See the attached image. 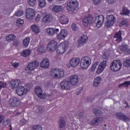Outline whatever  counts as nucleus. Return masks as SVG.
<instances>
[{
    "instance_id": "obj_9",
    "label": "nucleus",
    "mask_w": 130,
    "mask_h": 130,
    "mask_svg": "<svg viewBox=\"0 0 130 130\" xmlns=\"http://www.w3.org/2000/svg\"><path fill=\"white\" fill-rule=\"evenodd\" d=\"M26 18L30 21L33 20L35 17V10L31 8L27 9L26 11Z\"/></svg>"
},
{
    "instance_id": "obj_24",
    "label": "nucleus",
    "mask_w": 130,
    "mask_h": 130,
    "mask_svg": "<svg viewBox=\"0 0 130 130\" xmlns=\"http://www.w3.org/2000/svg\"><path fill=\"white\" fill-rule=\"evenodd\" d=\"M119 49L122 51H124L126 54H130V49L128 48L127 45L125 43H123L121 46H119Z\"/></svg>"
},
{
    "instance_id": "obj_32",
    "label": "nucleus",
    "mask_w": 130,
    "mask_h": 130,
    "mask_svg": "<svg viewBox=\"0 0 130 130\" xmlns=\"http://www.w3.org/2000/svg\"><path fill=\"white\" fill-rule=\"evenodd\" d=\"M101 82V77H97L94 79V82H93V86L94 87H98L100 84Z\"/></svg>"
},
{
    "instance_id": "obj_4",
    "label": "nucleus",
    "mask_w": 130,
    "mask_h": 130,
    "mask_svg": "<svg viewBox=\"0 0 130 130\" xmlns=\"http://www.w3.org/2000/svg\"><path fill=\"white\" fill-rule=\"evenodd\" d=\"M122 63L119 60H114L111 63L110 68L114 72H118L121 69Z\"/></svg>"
},
{
    "instance_id": "obj_63",
    "label": "nucleus",
    "mask_w": 130,
    "mask_h": 130,
    "mask_svg": "<svg viewBox=\"0 0 130 130\" xmlns=\"http://www.w3.org/2000/svg\"><path fill=\"white\" fill-rule=\"evenodd\" d=\"M99 47H101V46H103V44L102 43L99 44Z\"/></svg>"
},
{
    "instance_id": "obj_28",
    "label": "nucleus",
    "mask_w": 130,
    "mask_h": 130,
    "mask_svg": "<svg viewBox=\"0 0 130 130\" xmlns=\"http://www.w3.org/2000/svg\"><path fill=\"white\" fill-rule=\"evenodd\" d=\"M30 29H31L32 32L35 34H39V33H40V28L39 26L36 24H32L30 27Z\"/></svg>"
},
{
    "instance_id": "obj_5",
    "label": "nucleus",
    "mask_w": 130,
    "mask_h": 130,
    "mask_svg": "<svg viewBox=\"0 0 130 130\" xmlns=\"http://www.w3.org/2000/svg\"><path fill=\"white\" fill-rule=\"evenodd\" d=\"M91 64V59L88 56H85L81 58L80 67L82 69H88Z\"/></svg>"
},
{
    "instance_id": "obj_55",
    "label": "nucleus",
    "mask_w": 130,
    "mask_h": 130,
    "mask_svg": "<svg viewBox=\"0 0 130 130\" xmlns=\"http://www.w3.org/2000/svg\"><path fill=\"white\" fill-rule=\"evenodd\" d=\"M92 1L93 2V4L95 6H97L98 4H100V3H101L100 0H92Z\"/></svg>"
},
{
    "instance_id": "obj_20",
    "label": "nucleus",
    "mask_w": 130,
    "mask_h": 130,
    "mask_svg": "<svg viewBox=\"0 0 130 130\" xmlns=\"http://www.w3.org/2000/svg\"><path fill=\"white\" fill-rule=\"evenodd\" d=\"M103 121V118L102 117H95L90 122V125H98Z\"/></svg>"
},
{
    "instance_id": "obj_62",
    "label": "nucleus",
    "mask_w": 130,
    "mask_h": 130,
    "mask_svg": "<svg viewBox=\"0 0 130 130\" xmlns=\"http://www.w3.org/2000/svg\"><path fill=\"white\" fill-rule=\"evenodd\" d=\"M125 108H129V105H128V104H126V106H125Z\"/></svg>"
},
{
    "instance_id": "obj_38",
    "label": "nucleus",
    "mask_w": 130,
    "mask_h": 130,
    "mask_svg": "<svg viewBox=\"0 0 130 130\" xmlns=\"http://www.w3.org/2000/svg\"><path fill=\"white\" fill-rule=\"evenodd\" d=\"M43 22L45 24L46 23H50V16L47 15L43 18Z\"/></svg>"
},
{
    "instance_id": "obj_26",
    "label": "nucleus",
    "mask_w": 130,
    "mask_h": 130,
    "mask_svg": "<svg viewBox=\"0 0 130 130\" xmlns=\"http://www.w3.org/2000/svg\"><path fill=\"white\" fill-rule=\"evenodd\" d=\"M114 40L119 43L122 40L121 38V30H119L118 32H116L114 36Z\"/></svg>"
},
{
    "instance_id": "obj_23",
    "label": "nucleus",
    "mask_w": 130,
    "mask_h": 130,
    "mask_svg": "<svg viewBox=\"0 0 130 130\" xmlns=\"http://www.w3.org/2000/svg\"><path fill=\"white\" fill-rule=\"evenodd\" d=\"M80 63V58H72L70 61V64L72 68H75Z\"/></svg>"
},
{
    "instance_id": "obj_37",
    "label": "nucleus",
    "mask_w": 130,
    "mask_h": 130,
    "mask_svg": "<svg viewBox=\"0 0 130 130\" xmlns=\"http://www.w3.org/2000/svg\"><path fill=\"white\" fill-rule=\"evenodd\" d=\"M37 3V0H27V4L30 7H35Z\"/></svg>"
},
{
    "instance_id": "obj_16",
    "label": "nucleus",
    "mask_w": 130,
    "mask_h": 130,
    "mask_svg": "<svg viewBox=\"0 0 130 130\" xmlns=\"http://www.w3.org/2000/svg\"><path fill=\"white\" fill-rule=\"evenodd\" d=\"M16 92L19 96H23L28 93V88H25L23 86H19L16 89Z\"/></svg>"
},
{
    "instance_id": "obj_44",
    "label": "nucleus",
    "mask_w": 130,
    "mask_h": 130,
    "mask_svg": "<svg viewBox=\"0 0 130 130\" xmlns=\"http://www.w3.org/2000/svg\"><path fill=\"white\" fill-rule=\"evenodd\" d=\"M38 52H40V53H43L45 51V48L44 47V46L42 45L41 47H40L38 50Z\"/></svg>"
},
{
    "instance_id": "obj_46",
    "label": "nucleus",
    "mask_w": 130,
    "mask_h": 130,
    "mask_svg": "<svg viewBox=\"0 0 130 130\" xmlns=\"http://www.w3.org/2000/svg\"><path fill=\"white\" fill-rule=\"evenodd\" d=\"M123 66L124 67H126L127 68L130 67V58L127 59L125 61H124Z\"/></svg>"
},
{
    "instance_id": "obj_27",
    "label": "nucleus",
    "mask_w": 130,
    "mask_h": 130,
    "mask_svg": "<svg viewBox=\"0 0 130 130\" xmlns=\"http://www.w3.org/2000/svg\"><path fill=\"white\" fill-rule=\"evenodd\" d=\"M58 17L59 18L60 24H62V25H64L65 24H68V23H69V18H68L67 16L60 15L58 16Z\"/></svg>"
},
{
    "instance_id": "obj_1",
    "label": "nucleus",
    "mask_w": 130,
    "mask_h": 130,
    "mask_svg": "<svg viewBox=\"0 0 130 130\" xmlns=\"http://www.w3.org/2000/svg\"><path fill=\"white\" fill-rule=\"evenodd\" d=\"M50 76L57 80L62 79L64 77V71L62 69L53 68L51 69Z\"/></svg>"
},
{
    "instance_id": "obj_2",
    "label": "nucleus",
    "mask_w": 130,
    "mask_h": 130,
    "mask_svg": "<svg viewBox=\"0 0 130 130\" xmlns=\"http://www.w3.org/2000/svg\"><path fill=\"white\" fill-rule=\"evenodd\" d=\"M106 21L105 23L106 28H111L116 22V18L113 15H108L106 17Z\"/></svg>"
},
{
    "instance_id": "obj_34",
    "label": "nucleus",
    "mask_w": 130,
    "mask_h": 130,
    "mask_svg": "<svg viewBox=\"0 0 130 130\" xmlns=\"http://www.w3.org/2000/svg\"><path fill=\"white\" fill-rule=\"evenodd\" d=\"M52 10L55 13H59L62 11V7L60 6H55L53 7Z\"/></svg>"
},
{
    "instance_id": "obj_41",
    "label": "nucleus",
    "mask_w": 130,
    "mask_h": 130,
    "mask_svg": "<svg viewBox=\"0 0 130 130\" xmlns=\"http://www.w3.org/2000/svg\"><path fill=\"white\" fill-rule=\"evenodd\" d=\"M38 110L39 113L41 114V113H43L45 111V107L43 106H40L38 108Z\"/></svg>"
},
{
    "instance_id": "obj_35",
    "label": "nucleus",
    "mask_w": 130,
    "mask_h": 130,
    "mask_svg": "<svg viewBox=\"0 0 130 130\" xmlns=\"http://www.w3.org/2000/svg\"><path fill=\"white\" fill-rule=\"evenodd\" d=\"M108 57H109V53H108V51L104 50V52L103 53L102 56V58L103 60L107 61V59H108Z\"/></svg>"
},
{
    "instance_id": "obj_53",
    "label": "nucleus",
    "mask_w": 130,
    "mask_h": 130,
    "mask_svg": "<svg viewBox=\"0 0 130 130\" xmlns=\"http://www.w3.org/2000/svg\"><path fill=\"white\" fill-rule=\"evenodd\" d=\"M26 122V120H25L24 119H23L20 120L19 123L20 125H25Z\"/></svg>"
},
{
    "instance_id": "obj_12",
    "label": "nucleus",
    "mask_w": 130,
    "mask_h": 130,
    "mask_svg": "<svg viewBox=\"0 0 130 130\" xmlns=\"http://www.w3.org/2000/svg\"><path fill=\"white\" fill-rule=\"evenodd\" d=\"M61 88L63 89V90H70L71 88H72V85L71 84V82L67 80H64L60 83Z\"/></svg>"
},
{
    "instance_id": "obj_39",
    "label": "nucleus",
    "mask_w": 130,
    "mask_h": 130,
    "mask_svg": "<svg viewBox=\"0 0 130 130\" xmlns=\"http://www.w3.org/2000/svg\"><path fill=\"white\" fill-rule=\"evenodd\" d=\"M39 6L40 8H44L46 6V2L45 0H39Z\"/></svg>"
},
{
    "instance_id": "obj_15",
    "label": "nucleus",
    "mask_w": 130,
    "mask_h": 130,
    "mask_svg": "<svg viewBox=\"0 0 130 130\" xmlns=\"http://www.w3.org/2000/svg\"><path fill=\"white\" fill-rule=\"evenodd\" d=\"M106 66H107V61L106 60H104V61H102L96 71L97 74H98V75L101 74V73L104 71V69L106 68Z\"/></svg>"
},
{
    "instance_id": "obj_59",
    "label": "nucleus",
    "mask_w": 130,
    "mask_h": 130,
    "mask_svg": "<svg viewBox=\"0 0 130 130\" xmlns=\"http://www.w3.org/2000/svg\"><path fill=\"white\" fill-rule=\"evenodd\" d=\"M13 45L14 46H18V45H19V42L17 40L13 42Z\"/></svg>"
},
{
    "instance_id": "obj_36",
    "label": "nucleus",
    "mask_w": 130,
    "mask_h": 130,
    "mask_svg": "<svg viewBox=\"0 0 130 130\" xmlns=\"http://www.w3.org/2000/svg\"><path fill=\"white\" fill-rule=\"evenodd\" d=\"M29 43H30V38L27 37L23 40V44L25 47H27L29 45Z\"/></svg>"
},
{
    "instance_id": "obj_6",
    "label": "nucleus",
    "mask_w": 130,
    "mask_h": 130,
    "mask_svg": "<svg viewBox=\"0 0 130 130\" xmlns=\"http://www.w3.org/2000/svg\"><path fill=\"white\" fill-rule=\"evenodd\" d=\"M39 66V62L37 60L33 61L32 62H29L26 68H25V71H27V73L30 74L31 71H34L35 69H37V67Z\"/></svg>"
},
{
    "instance_id": "obj_31",
    "label": "nucleus",
    "mask_w": 130,
    "mask_h": 130,
    "mask_svg": "<svg viewBox=\"0 0 130 130\" xmlns=\"http://www.w3.org/2000/svg\"><path fill=\"white\" fill-rule=\"evenodd\" d=\"M30 54H31V51L29 49L24 50L21 53V56H23V57H28Z\"/></svg>"
},
{
    "instance_id": "obj_22",
    "label": "nucleus",
    "mask_w": 130,
    "mask_h": 130,
    "mask_svg": "<svg viewBox=\"0 0 130 130\" xmlns=\"http://www.w3.org/2000/svg\"><path fill=\"white\" fill-rule=\"evenodd\" d=\"M67 35H68V31L65 29H61L59 34L57 35V39L58 40H62L67 37Z\"/></svg>"
},
{
    "instance_id": "obj_43",
    "label": "nucleus",
    "mask_w": 130,
    "mask_h": 130,
    "mask_svg": "<svg viewBox=\"0 0 130 130\" xmlns=\"http://www.w3.org/2000/svg\"><path fill=\"white\" fill-rule=\"evenodd\" d=\"M93 112L95 115H101L102 114V112L99 109H94Z\"/></svg>"
},
{
    "instance_id": "obj_10",
    "label": "nucleus",
    "mask_w": 130,
    "mask_h": 130,
    "mask_svg": "<svg viewBox=\"0 0 130 130\" xmlns=\"http://www.w3.org/2000/svg\"><path fill=\"white\" fill-rule=\"evenodd\" d=\"M116 115L118 119L125 121V122H128V121L130 120L129 117L126 116V115L122 112L116 113Z\"/></svg>"
},
{
    "instance_id": "obj_11",
    "label": "nucleus",
    "mask_w": 130,
    "mask_h": 130,
    "mask_svg": "<svg viewBox=\"0 0 130 130\" xmlns=\"http://www.w3.org/2000/svg\"><path fill=\"white\" fill-rule=\"evenodd\" d=\"M94 23L98 28H100L104 23V16L103 15H99L95 18Z\"/></svg>"
},
{
    "instance_id": "obj_56",
    "label": "nucleus",
    "mask_w": 130,
    "mask_h": 130,
    "mask_svg": "<svg viewBox=\"0 0 130 130\" xmlns=\"http://www.w3.org/2000/svg\"><path fill=\"white\" fill-rule=\"evenodd\" d=\"M6 86V83H4L3 82L0 81V90L2 89V88H5Z\"/></svg>"
},
{
    "instance_id": "obj_29",
    "label": "nucleus",
    "mask_w": 130,
    "mask_h": 130,
    "mask_svg": "<svg viewBox=\"0 0 130 130\" xmlns=\"http://www.w3.org/2000/svg\"><path fill=\"white\" fill-rule=\"evenodd\" d=\"M49 60L48 59H44L40 63V66L41 68H43L44 69H47L49 67Z\"/></svg>"
},
{
    "instance_id": "obj_25",
    "label": "nucleus",
    "mask_w": 130,
    "mask_h": 130,
    "mask_svg": "<svg viewBox=\"0 0 130 130\" xmlns=\"http://www.w3.org/2000/svg\"><path fill=\"white\" fill-rule=\"evenodd\" d=\"M66 125L64 119L62 117H60L58 121V128H64Z\"/></svg>"
},
{
    "instance_id": "obj_64",
    "label": "nucleus",
    "mask_w": 130,
    "mask_h": 130,
    "mask_svg": "<svg viewBox=\"0 0 130 130\" xmlns=\"http://www.w3.org/2000/svg\"><path fill=\"white\" fill-rule=\"evenodd\" d=\"M81 94V90H79L77 93V95H80Z\"/></svg>"
},
{
    "instance_id": "obj_50",
    "label": "nucleus",
    "mask_w": 130,
    "mask_h": 130,
    "mask_svg": "<svg viewBox=\"0 0 130 130\" xmlns=\"http://www.w3.org/2000/svg\"><path fill=\"white\" fill-rule=\"evenodd\" d=\"M72 29L73 30V31H77L79 29V27L78 26H77V24L76 23H73L71 25Z\"/></svg>"
},
{
    "instance_id": "obj_47",
    "label": "nucleus",
    "mask_w": 130,
    "mask_h": 130,
    "mask_svg": "<svg viewBox=\"0 0 130 130\" xmlns=\"http://www.w3.org/2000/svg\"><path fill=\"white\" fill-rule=\"evenodd\" d=\"M17 25L21 27L24 24V20L21 19H18L16 21Z\"/></svg>"
},
{
    "instance_id": "obj_33",
    "label": "nucleus",
    "mask_w": 130,
    "mask_h": 130,
    "mask_svg": "<svg viewBox=\"0 0 130 130\" xmlns=\"http://www.w3.org/2000/svg\"><path fill=\"white\" fill-rule=\"evenodd\" d=\"M15 39H16V36L13 34L9 35L6 38L7 42H11V41H13Z\"/></svg>"
},
{
    "instance_id": "obj_14",
    "label": "nucleus",
    "mask_w": 130,
    "mask_h": 130,
    "mask_svg": "<svg viewBox=\"0 0 130 130\" xmlns=\"http://www.w3.org/2000/svg\"><path fill=\"white\" fill-rule=\"evenodd\" d=\"M20 100L19 99L14 97L13 98L10 99L9 100V104H10V106H13L15 107V106H19L20 104Z\"/></svg>"
},
{
    "instance_id": "obj_52",
    "label": "nucleus",
    "mask_w": 130,
    "mask_h": 130,
    "mask_svg": "<svg viewBox=\"0 0 130 130\" xmlns=\"http://www.w3.org/2000/svg\"><path fill=\"white\" fill-rule=\"evenodd\" d=\"M12 67H14L15 69H17L19 66H20V63L19 62H14L12 63Z\"/></svg>"
},
{
    "instance_id": "obj_21",
    "label": "nucleus",
    "mask_w": 130,
    "mask_h": 130,
    "mask_svg": "<svg viewBox=\"0 0 130 130\" xmlns=\"http://www.w3.org/2000/svg\"><path fill=\"white\" fill-rule=\"evenodd\" d=\"M93 22L92 16H88L82 19V23L85 27H87L88 24H93Z\"/></svg>"
},
{
    "instance_id": "obj_7",
    "label": "nucleus",
    "mask_w": 130,
    "mask_h": 130,
    "mask_svg": "<svg viewBox=\"0 0 130 130\" xmlns=\"http://www.w3.org/2000/svg\"><path fill=\"white\" fill-rule=\"evenodd\" d=\"M68 43L63 42L58 46V48L57 49V53L62 54L64 53L67 50H68Z\"/></svg>"
},
{
    "instance_id": "obj_18",
    "label": "nucleus",
    "mask_w": 130,
    "mask_h": 130,
    "mask_svg": "<svg viewBox=\"0 0 130 130\" xmlns=\"http://www.w3.org/2000/svg\"><path fill=\"white\" fill-rule=\"evenodd\" d=\"M88 41V36L86 35H83L81 36V38L79 39L78 43L79 46H83L84 44L87 43Z\"/></svg>"
},
{
    "instance_id": "obj_19",
    "label": "nucleus",
    "mask_w": 130,
    "mask_h": 130,
    "mask_svg": "<svg viewBox=\"0 0 130 130\" xmlns=\"http://www.w3.org/2000/svg\"><path fill=\"white\" fill-rule=\"evenodd\" d=\"M21 84V81L19 79L12 80L10 81L9 85L12 89H16Z\"/></svg>"
},
{
    "instance_id": "obj_42",
    "label": "nucleus",
    "mask_w": 130,
    "mask_h": 130,
    "mask_svg": "<svg viewBox=\"0 0 130 130\" xmlns=\"http://www.w3.org/2000/svg\"><path fill=\"white\" fill-rule=\"evenodd\" d=\"M122 13L123 15H125V16H128V15H129L130 14V11L128 10L127 9L123 7L122 9Z\"/></svg>"
},
{
    "instance_id": "obj_8",
    "label": "nucleus",
    "mask_w": 130,
    "mask_h": 130,
    "mask_svg": "<svg viewBox=\"0 0 130 130\" xmlns=\"http://www.w3.org/2000/svg\"><path fill=\"white\" fill-rule=\"evenodd\" d=\"M57 48V42L54 40L51 41L47 45V49L51 52L52 51H55V50Z\"/></svg>"
},
{
    "instance_id": "obj_48",
    "label": "nucleus",
    "mask_w": 130,
    "mask_h": 130,
    "mask_svg": "<svg viewBox=\"0 0 130 130\" xmlns=\"http://www.w3.org/2000/svg\"><path fill=\"white\" fill-rule=\"evenodd\" d=\"M99 65V62H95V63L92 65L91 67V71L94 72L96 70V68H97V66Z\"/></svg>"
},
{
    "instance_id": "obj_58",
    "label": "nucleus",
    "mask_w": 130,
    "mask_h": 130,
    "mask_svg": "<svg viewBox=\"0 0 130 130\" xmlns=\"http://www.w3.org/2000/svg\"><path fill=\"white\" fill-rule=\"evenodd\" d=\"M79 117L80 118H84V112H81L79 114Z\"/></svg>"
},
{
    "instance_id": "obj_60",
    "label": "nucleus",
    "mask_w": 130,
    "mask_h": 130,
    "mask_svg": "<svg viewBox=\"0 0 130 130\" xmlns=\"http://www.w3.org/2000/svg\"><path fill=\"white\" fill-rule=\"evenodd\" d=\"M115 0H107L108 4H113V2Z\"/></svg>"
},
{
    "instance_id": "obj_61",
    "label": "nucleus",
    "mask_w": 130,
    "mask_h": 130,
    "mask_svg": "<svg viewBox=\"0 0 130 130\" xmlns=\"http://www.w3.org/2000/svg\"><path fill=\"white\" fill-rule=\"evenodd\" d=\"M3 119H4V117L0 115V124L2 123V121H3Z\"/></svg>"
},
{
    "instance_id": "obj_57",
    "label": "nucleus",
    "mask_w": 130,
    "mask_h": 130,
    "mask_svg": "<svg viewBox=\"0 0 130 130\" xmlns=\"http://www.w3.org/2000/svg\"><path fill=\"white\" fill-rule=\"evenodd\" d=\"M41 18V15L40 14H38L37 17L35 18V21H39Z\"/></svg>"
},
{
    "instance_id": "obj_40",
    "label": "nucleus",
    "mask_w": 130,
    "mask_h": 130,
    "mask_svg": "<svg viewBox=\"0 0 130 130\" xmlns=\"http://www.w3.org/2000/svg\"><path fill=\"white\" fill-rule=\"evenodd\" d=\"M130 85V81H125L124 83L119 85V88H122V87H128Z\"/></svg>"
},
{
    "instance_id": "obj_30",
    "label": "nucleus",
    "mask_w": 130,
    "mask_h": 130,
    "mask_svg": "<svg viewBox=\"0 0 130 130\" xmlns=\"http://www.w3.org/2000/svg\"><path fill=\"white\" fill-rule=\"evenodd\" d=\"M59 31V29L58 28H49L46 29L47 33L51 36L54 35V34H57Z\"/></svg>"
},
{
    "instance_id": "obj_3",
    "label": "nucleus",
    "mask_w": 130,
    "mask_h": 130,
    "mask_svg": "<svg viewBox=\"0 0 130 130\" xmlns=\"http://www.w3.org/2000/svg\"><path fill=\"white\" fill-rule=\"evenodd\" d=\"M78 7H79V4L77 0H71L67 4V9L69 12H74L78 10Z\"/></svg>"
},
{
    "instance_id": "obj_17",
    "label": "nucleus",
    "mask_w": 130,
    "mask_h": 130,
    "mask_svg": "<svg viewBox=\"0 0 130 130\" xmlns=\"http://www.w3.org/2000/svg\"><path fill=\"white\" fill-rule=\"evenodd\" d=\"M71 86H75L79 82V76L78 75H73L70 77L69 81Z\"/></svg>"
},
{
    "instance_id": "obj_45",
    "label": "nucleus",
    "mask_w": 130,
    "mask_h": 130,
    "mask_svg": "<svg viewBox=\"0 0 130 130\" xmlns=\"http://www.w3.org/2000/svg\"><path fill=\"white\" fill-rule=\"evenodd\" d=\"M24 14V11L22 10H19L15 12V15L16 16V17H21V16H23V14Z\"/></svg>"
},
{
    "instance_id": "obj_49",
    "label": "nucleus",
    "mask_w": 130,
    "mask_h": 130,
    "mask_svg": "<svg viewBox=\"0 0 130 130\" xmlns=\"http://www.w3.org/2000/svg\"><path fill=\"white\" fill-rule=\"evenodd\" d=\"M33 130H42V126L40 125H37L35 126H34L32 127Z\"/></svg>"
},
{
    "instance_id": "obj_51",
    "label": "nucleus",
    "mask_w": 130,
    "mask_h": 130,
    "mask_svg": "<svg viewBox=\"0 0 130 130\" xmlns=\"http://www.w3.org/2000/svg\"><path fill=\"white\" fill-rule=\"evenodd\" d=\"M3 125H5V126H7V125H8V124H10V120L6 119L4 120V121L3 122Z\"/></svg>"
},
{
    "instance_id": "obj_54",
    "label": "nucleus",
    "mask_w": 130,
    "mask_h": 130,
    "mask_svg": "<svg viewBox=\"0 0 130 130\" xmlns=\"http://www.w3.org/2000/svg\"><path fill=\"white\" fill-rule=\"evenodd\" d=\"M127 24V21L125 20L122 21L120 23V26H124V25Z\"/></svg>"
},
{
    "instance_id": "obj_13",
    "label": "nucleus",
    "mask_w": 130,
    "mask_h": 130,
    "mask_svg": "<svg viewBox=\"0 0 130 130\" xmlns=\"http://www.w3.org/2000/svg\"><path fill=\"white\" fill-rule=\"evenodd\" d=\"M35 92L38 97H39V98L40 99H44V98H45V94L43 93V91H42V88H41V87H37L35 88Z\"/></svg>"
}]
</instances>
